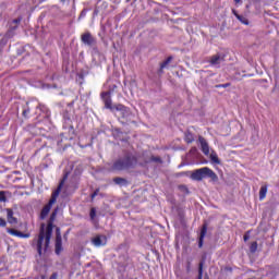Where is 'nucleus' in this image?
<instances>
[{
	"label": "nucleus",
	"mask_w": 279,
	"mask_h": 279,
	"mask_svg": "<svg viewBox=\"0 0 279 279\" xmlns=\"http://www.w3.org/2000/svg\"><path fill=\"white\" fill-rule=\"evenodd\" d=\"M147 162H162L160 157H144L143 161L141 158H136L134 155H125L114 161L112 169L114 171H126L128 169H134L137 165H147Z\"/></svg>",
	"instance_id": "nucleus-1"
},
{
	"label": "nucleus",
	"mask_w": 279,
	"mask_h": 279,
	"mask_svg": "<svg viewBox=\"0 0 279 279\" xmlns=\"http://www.w3.org/2000/svg\"><path fill=\"white\" fill-rule=\"evenodd\" d=\"M53 219H56V211H53L50 216V221L45 228V225L41 226L39 238L37 241V252L38 254H43V250H47L49 247V243L51 241V234H53Z\"/></svg>",
	"instance_id": "nucleus-2"
},
{
	"label": "nucleus",
	"mask_w": 279,
	"mask_h": 279,
	"mask_svg": "<svg viewBox=\"0 0 279 279\" xmlns=\"http://www.w3.org/2000/svg\"><path fill=\"white\" fill-rule=\"evenodd\" d=\"M206 179H209L211 182H217L219 177H217V173L208 167L196 169L191 173V180H194L195 182H202V180Z\"/></svg>",
	"instance_id": "nucleus-3"
},
{
	"label": "nucleus",
	"mask_w": 279,
	"mask_h": 279,
	"mask_svg": "<svg viewBox=\"0 0 279 279\" xmlns=\"http://www.w3.org/2000/svg\"><path fill=\"white\" fill-rule=\"evenodd\" d=\"M64 180H66V174L64 175L63 181L60 182L58 189L52 193L49 203L46 206H44V208L41 209V213L39 216L40 219H47V215H49L51 207L58 199V195H60V191H62V186L64 185Z\"/></svg>",
	"instance_id": "nucleus-4"
},
{
	"label": "nucleus",
	"mask_w": 279,
	"mask_h": 279,
	"mask_svg": "<svg viewBox=\"0 0 279 279\" xmlns=\"http://www.w3.org/2000/svg\"><path fill=\"white\" fill-rule=\"evenodd\" d=\"M116 112H118V117H122V119H126V121H132L134 119V113L130 111V108L123 105L114 106Z\"/></svg>",
	"instance_id": "nucleus-5"
},
{
	"label": "nucleus",
	"mask_w": 279,
	"mask_h": 279,
	"mask_svg": "<svg viewBox=\"0 0 279 279\" xmlns=\"http://www.w3.org/2000/svg\"><path fill=\"white\" fill-rule=\"evenodd\" d=\"M37 123H43V121H47L49 119V116L51 114L49 112V109L46 106H39L37 107Z\"/></svg>",
	"instance_id": "nucleus-6"
},
{
	"label": "nucleus",
	"mask_w": 279,
	"mask_h": 279,
	"mask_svg": "<svg viewBox=\"0 0 279 279\" xmlns=\"http://www.w3.org/2000/svg\"><path fill=\"white\" fill-rule=\"evenodd\" d=\"M7 232L11 236H16L17 239H29V236H32V233L29 232H21L13 228H7Z\"/></svg>",
	"instance_id": "nucleus-7"
},
{
	"label": "nucleus",
	"mask_w": 279,
	"mask_h": 279,
	"mask_svg": "<svg viewBox=\"0 0 279 279\" xmlns=\"http://www.w3.org/2000/svg\"><path fill=\"white\" fill-rule=\"evenodd\" d=\"M81 40L83 45H86L87 47H94V45L97 44V39H95L90 33L83 34Z\"/></svg>",
	"instance_id": "nucleus-8"
},
{
	"label": "nucleus",
	"mask_w": 279,
	"mask_h": 279,
	"mask_svg": "<svg viewBox=\"0 0 279 279\" xmlns=\"http://www.w3.org/2000/svg\"><path fill=\"white\" fill-rule=\"evenodd\" d=\"M108 243V238L106 235H96L92 239V244L94 247H104Z\"/></svg>",
	"instance_id": "nucleus-9"
},
{
	"label": "nucleus",
	"mask_w": 279,
	"mask_h": 279,
	"mask_svg": "<svg viewBox=\"0 0 279 279\" xmlns=\"http://www.w3.org/2000/svg\"><path fill=\"white\" fill-rule=\"evenodd\" d=\"M102 101L105 102V107L108 110H117L114 107H112V99L110 98V92H105L101 94Z\"/></svg>",
	"instance_id": "nucleus-10"
},
{
	"label": "nucleus",
	"mask_w": 279,
	"mask_h": 279,
	"mask_svg": "<svg viewBox=\"0 0 279 279\" xmlns=\"http://www.w3.org/2000/svg\"><path fill=\"white\" fill-rule=\"evenodd\" d=\"M7 221L11 226H16L19 223V218L14 217V210L12 208H7Z\"/></svg>",
	"instance_id": "nucleus-11"
},
{
	"label": "nucleus",
	"mask_w": 279,
	"mask_h": 279,
	"mask_svg": "<svg viewBox=\"0 0 279 279\" xmlns=\"http://www.w3.org/2000/svg\"><path fill=\"white\" fill-rule=\"evenodd\" d=\"M198 142L201 143V149L205 156H210V146H208V142H206V138L198 137Z\"/></svg>",
	"instance_id": "nucleus-12"
},
{
	"label": "nucleus",
	"mask_w": 279,
	"mask_h": 279,
	"mask_svg": "<svg viewBox=\"0 0 279 279\" xmlns=\"http://www.w3.org/2000/svg\"><path fill=\"white\" fill-rule=\"evenodd\" d=\"M93 60H95L96 63L106 62V57L99 52V49L94 48L92 51Z\"/></svg>",
	"instance_id": "nucleus-13"
},
{
	"label": "nucleus",
	"mask_w": 279,
	"mask_h": 279,
	"mask_svg": "<svg viewBox=\"0 0 279 279\" xmlns=\"http://www.w3.org/2000/svg\"><path fill=\"white\" fill-rule=\"evenodd\" d=\"M221 62H223V56L221 54L213 56L209 60V64L211 66H215L216 69H219V66L221 65Z\"/></svg>",
	"instance_id": "nucleus-14"
},
{
	"label": "nucleus",
	"mask_w": 279,
	"mask_h": 279,
	"mask_svg": "<svg viewBox=\"0 0 279 279\" xmlns=\"http://www.w3.org/2000/svg\"><path fill=\"white\" fill-rule=\"evenodd\" d=\"M21 21H23V17H17V19L13 20L9 24V32L7 34H12V32L19 29V25H21Z\"/></svg>",
	"instance_id": "nucleus-15"
},
{
	"label": "nucleus",
	"mask_w": 279,
	"mask_h": 279,
	"mask_svg": "<svg viewBox=\"0 0 279 279\" xmlns=\"http://www.w3.org/2000/svg\"><path fill=\"white\" fill-rule=\"evenodd\" d=\"M207 232H208V226L204 225L202 230H201V235H199V240H198V247H204V239H205Z\"/></svg>",
	"instance_id": "nucleus-16"
},
{
	"label": "nucleus",
	"mask_w": 279,
	"mask_h": 279,
	"mask_svg": "<svg viewBox=\"0 0 279 279\" xmlns=\"http://www.w3.org/2000/svg\"><path fill=\"white\" fill-rule=\"evenodd\" d=\"M62 252V236L57 235L56 238V254L60 255Z\"/></svg>",
	"instance_id": "nucleus-17"
},
{
	"label": "nucleus",
	"mask_w": 279,
	"mask_h": 279,
	"mask_svg": "<svg viewBox=\"0 0 279 279\" xmlns=\"http://www.w3.org/2000/svg\"><path fill=\"white\" fill-rule=\"evenodd\" d=\"M114 184H117L118 186H128V180L123 179V178H114L113 179Z\"/></svg>",
	"instance_id": "nucleus-18"
},
{
	"label": "nucleus",
	"mask_w": 279,
	"mask_h": 279,
	"mask_svg": "<svg viewBox=\"0 0 279 279\" xmlns=\"http://www.w3.org/2000/svg\"><path fill=\"white\" fill-rule=\"evenodd\" d=\"M209 158L214 165H221V161L219 160V156L213 150L209 155Z\"/></svg>",
	"instance_id": "nucleus-19"
},
{
	"label": "nucleus",
	"mask_w": 279,
	"mask_h": 279,
	"mask_svg": "<svg viewBox=\"0 0 279 279\" xmlns=\"http://www.w3.org/2000/svg\"><path fill=\"white\" fill-rule=\"evenodd\" d=\"M267 197V185H263L259 190V202H263Z\"/></svg>",
	"instance_id": "nucleus-20"
},
{
	"label": "nucleus",
	"mask_w": 279,
	"mask_h": 279,
	"mask_svg": "<svg viewBox=\"0 0 279 279\" xmlns=\"http://www.w3.org/2000/svg\"><path fill=\"white\" fill-rule=\"evenodd\" d=\"M234 16L238 19V21H241L243 25H248L250 23L247 22V19L243 15H240L236 13V11L233 10Z\"/></svg>",
	"instance_id": "nucleus-21"
},
{
	"label": "nucleus",
	"mask_w": 279,
	"mask_h": 279,
	"mask_svg": "<svg viewBox=\"0 0 279 279\" xmlns=\"http://www.w3.org/2000/svg\"><path fill=\"white\" fill-rule=\"evenodd\" d=\"M171 60H173V58L168 57V58L160 64V71H162L163 69H167V66H169V64L171 63Z\"/></svg>",
	"instance_id": "nucleus-22"
},
{
	"label": "nucleus",
	"mask_w": 279,
	"mask_h": 279,
	"mask_svg": "<svg viewBox=\"0 0 279 279\" xmlns=\"http://www.w3.org/2000/svg\"><path fill=\"white\" fill-rule=\"evenodd\" d=\"M204 276V263H199V267H198V278L197 279H202Z\"/></svg>",
	"instance_id": "nucleus-23"
},
{
	"label": "nucleus",
	"mask_w": 279,
	"mask_h": 279,
	"mask_svg": "<svg viewBox=\"0 0 279 279\" xmlns=\"http://www.w3.org/2000/svg\"><path fill=\"white\" fill-rule=\"evenodd\" d=\"M194 137L191 133H185V143H193Z\"/></svg>",
	"instance_id": "nucleus-24"
},
{
	"label": "nucleus",
	"mask_w": 279,
	"mask_h": 279,
	"mask_svg": "<svg viewBox=\"0 0 279 279\" xmlns=\"http://www.w3.org/2000/svg\"><path fill=\"white\" fill-rule=\"evenodd\" d=\"M89 217L92 221L95 219V217H97V209H95V207L90 209Z\"/></svg>",
	"instance_id": "nucleus-25"
},
{
	"label": "nucleus",
	"mask_w": 279,
	"mask_h": 279,
	"mask_svg": "<svg viewBox=\"0 0 279 279\" xmlns=\"http://www.w3.org/2000/svg\"><path fill=\"white\" fill-rule=\"evenodd\" d=\"M252 254H254L258 250V243L253 242L250 247Z\"/></svg>",
	"instance_id": "nucleus-26"
},
{
	"label": "nucleus",
	"mask_w": 279,
	"mask_h": 279,
	"mask_svg": "<svg viewBox=\"0 0 279 279\" xmlns=\"http://www.w3.org/2000/svg\"><path fill=\"white\" fill-rule=\"evenodd\" d=\"M0 202H8V197L5 196V191H0Z\"/></svg>",
	"instance_id": "nucleus-27"
},
{
	"label": "nucleus",
	"mask_w": 279,
	"mask_h": 279,
	"mask_svg": "<svg viewBox=\"0 0 279 279\" xmlns=\"http://www.w3.org/2000/svg\"><path fill=\"white\" fill-rule=\"evenodd\" d=\"M8 226V221H5L3 218H0V228H5Z\"/></svg>",
	"instance_id": "nucleus-28"
},
{
	"label": "nucleus",
	"mask_w": 279,
	"mask_h": 279,
	"mask_svg": "<svg viewBox=\"0 0 279 279\" xmlns=\"http://www.w3.org/2000/svg\"><path fill=\"white\" fill-rule=\"evenodd\" d=\"M228 86H230V83L216 85V88H228Z\"/></svg>",
	"instance_id": "nucleus-29"
},
{
	"label": "nucleus",
	"mask_w": 279,
	"mask_h": 279,
	"mask_svg": "<svg viewBox=\"0 0 279 279\" xmlns=\"http://www.w3.org/2000/svg\"><path fill=\"white\" fill-rule=\"evenodd\" d=\"M87 12H88V11H87L86 9H84V10L81 12L78 19H84V17L86 16Z\"/></svg>",
	"instance_id": "nucleus-30"
},
{
	"label": "nucleus",
	"mask_w": 279,
	"mask_h": 279,
	"mask_svg": "<svg viewBox=\"0 0 279 279\" xmlns=\"http://www.w3.org/2000/svg\"><path fill=\"white\" fill-rule=\"evenodd\" d=\"M99 195V189L95 190V192L92 194V199H95Z\"/></svg>",
	"instance_id": "nucleus-31"
},
{
	"label": "nucleus",
	"mask_w": 279,
	"mask_h": 279,
	"mask_svg": "<svg viewBox=\"0 0 279 279\" xmlns=\"http://www.w3.org/2000/svg\"><path fill=\"white\" fill-rule=\"evenodd\" d=\"M50 279H58V272L52 274Z\"/></svg>",
	"instance_id": "nucleus-32"
},
{
	"label": "nucleus",
	"mask_w": 279,
	"mask_h": 279,
	"mask_svg": "<svg viewBox=\"0 0 279 279\" xmlns=\"http://www.w3.org/2000/svg\"><path fill=\"white\" fill-rule=\"evenodd\" d=\"M250 239V236L244 235V241H247Z\"/></svg>",
	"instance_id": "nucleus-33"
},
{
	"label": "nucleus",
	"mask_w": 279,
	"mask_h": 279,
	"mask_svg": "<svg viewBox=\"0 0 279 279\" xmlns=\"http://www.w3.org/2000/svg\"><path fill=\"white\" fill-rule=\"evenodd\" d=\"M235 3H241V0H234Z\"/></svg>",
	"instance_id": "nucleus-34"
}]
</instances>
